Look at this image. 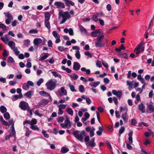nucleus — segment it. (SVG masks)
<instances>
[{"mask_svg": "<svg viewBox=\"0 0 154 154\" xmlns=\"http://www.w3.org/2000/svg\"><path fill=\"white\" fill-rule=\"evenodd\" d=\"M31 125H34L35 124H36L37 123V120L35 119H32L31 121Z\"/></svg>", "mask_w": 154, "mask_h": 154, "instance_id": "nucleus-57", "label": "nucleus"}, {"mask_svg": "<svg viewBox=\"0 0 154 154\" xmlns=\"http://www.w3.org/2000/svg\"><path fill=\"white\" fill-rule=\"evenodd\" d=\"M30 128L34 131H38L39 130V128L36 125H33L30 126Z\"/></svg>", "mask_w": 154, "mask_h": 154, "instance_id": "nucleus-48", "label": "nucleus"}, {"mask_svg": "<svg viewBox=\"0 0 154 154\" xmlns=\"http://www.w3.org/2000/svg\"><path fill=\"white\" fill-rule=\"evenodd\" d=\"M23 97V95L22 94L19 95H15L13 96L12 98V100L13 101H14L18 99H20Z\"/></svg>", "mask_w": 154, "mask_h": 154, "instance_id": "nucleus-18", "label": "nucleus"}, {"mask_svg": "<svg viewBox=\"0 0 154 154\" xmlns=\"http://www.w3.org/2000/svg\"><path fill=\"white\" fill-rule=\"evenodd\" d=\"M100 84V82L99 81H97L96 82H93L90 83L89 84V85H91L92 87H97L98 85Z\"/></svg>", "mask_w": 154, "mask_h": 154, "instance_id": "nucleus-28", "label": "nucleus"}, {"mask_svg": "<svg viewBox=\"0 0 154 154\" xmlns=\"http://www.w3.org/2000/svg\"><path fill=\"white\" fill-rule=\"evenodd\" d=\"M44 82V80L42 78L40 79L38 81H37V84L38 86H39L42 83Z\"/></svg>", "mask_w": 154, "mask_h": 154, "instance_id": "nucleus-51", "label": "nucleus"}, {"mask_svg": "<svg viewBox=\"0 0 154 154\" xmlns=\"http://www.w3.org/2000/svg\"><path fill=\"white\" fill-rule=\"evenodd\" d=\"M51 14L49 12H46L45 14V20H49Z\"/></svg>", "mask_w": 154, "mask_h": 154, "instance_id": "nucleus-30", "label": "nucleus"}, {"mask_svg": "<svg viewBox=\"0 0 154 154\" xmlns=\"http://www.w3.org/2000/svg\"><path fill=\"white\" fill-rule=\"evenodd\" d=\"M137 79L140 81L142 84H144L145 83V80L144 78L142 77L140 74H139L137 75Z\"/></svg>", "mask_w": 154, "mask_h": 154, "instance_id": "nucleus-23", "label": "nucleus"}, {"mask_svg": "<svg viewBox=\"0 0 154 154\" xmlns=\"http://www.w3.org/2000/svg\"><path fill=\"white\" fill-rule=\"evenodd\" d=\"M79 91L81 93H83L84 92V87L83 85H81L79 86Z\"/></svg>", "mask_w": 154, "mask_h": 154, "instance_id": "nucleus-46", "label": "nucleus"}, {"mask_svg": "<svg viewBox=\"0 0 154 154\" xmlns=\"http://www.w3.org/2000/svg\"><path fill=\"white\" fill-rule=\"evenodd\" d=\"M4 116L5 119L7 120L9 119L10 118V115L8 112H6L4 115Z\"/></svg>", "mask_w": 154, "mask_h": 154, "instance_id": "nucleus-44", "label": "nucleus"}, {"mask_svg": "<svg viewBox=\"0 0 154 154\" xmlns=\"http://www.w3.org/2000/svg\"><path fill=\"white\" fill-rule=\"evenodd\" d=\"M66 111L67 113L71 116H72L73 114V112L72 109L71 108H68L66 109Z\"/></svg>", "mask_w": 154, "mask_h": 154, "instance_id": "nucleus-37", "label": "nucleus"}, {"mask_svg": "<svg viewBox=\"0 0 154 154\" xmlns=\"http://www.w3.org/2000/svg\"><path fill=\"white\" fill-rule=\"evenodd\" d=\"M127 109L126 107H123L122 106L120 107V112H122V111H125L127 112Z\"/></svg>", "mask_w": 154, "mask_h": 154, "instance_id": "nucleus-61", "label": "nucleus"}, {"mask_svg": "<svg viewBox=\"0 0 154 154\" xmlns=\"http://www.w3.org/2000/svg\"><path fill=\"white\" fill-rule=\"evenodd\" d=\"M59 14L60 17L62 18V20L60 22L61 24H63L65 23L67 19H69L70 17L69 13L68 11L64 12L63 11L60 12Z\"/></svg>", "mask_w": 154, "mask_h": 154, "instance_id": "nucleus-2", "label": "nucleus"}, {"mask_svg": "<svg viewBox=\"0 0 154 154\" xmlns=\"http://www.w3.org/2000/svg\"><path fill=\"white\" fill-rule=\"evenodd\" d=\"M75 55L76 58L79 59L80 58V54L79 51H76Z\"/></svg>", "mask_w": 154, "mask_h": 154, "instance_id": "nucleus-47", "label": "nucleus"}, {"mask_svg": "<svg viewBox=\"0 0 154 154\" xmlns=\"http://www.w3.org/2000/svg\"><path fill=\"white\" fill-rule=\"evenodd\" d=\"M79 29L81 33H83L84 34H86L87 33V30L82 26L81 25L79 26Z\"/></svg>", "mask_w": 154, "mask_h": 154, "instance_id": "nucleus-22", "label": "nucleus"}, {"mask_svg": "<svg viewBox=\"0 0 154 154\" xmlns=\"http://www.w3.org/2000/svg\"><path fill=\"white\" fill-rule=\"evenodd\" d=\"M56 81H54L53 79H51L49 80L46 83L45 86L48 89L52 91L56 88Z\"/></svg>", "mask_w": 154, "mask_h": 154, "instance_id": "nucleus-4", "label": "nucleus"}, {"mask_svg": "<svg viewBox=\"0 0 154 154\" xmlns=\"http://www.w3.org/2000/svg\"><path fill=\"white\" fill-rule=\"evenodd\" d=\"M81 70L82 72H85L86 74H89L90 73L91 71L90 69H86L85 67H82L81 68Z\"/></svg>", "mask_w": 154, "mask_h": 154, "instance_id": "nucleus-39", "label": "nucleus"}, {"mask_svg": "<svg viewBox=\"0 0 154 154\" xmlns=\"http://www.w3.org/2000/svg\"><path fill=\"white\" fill-rule=\"evenodd\" d=\"M58 95L59 96H66L67 95V91L64 88L62 87L58 91Z\"/></svg>", "mask_w": 154, "mask_h": 154, "instance_id": "nucleus-9", "label": "nucleus"}, {"mask_svg": "<svg viewBox=\"0 0 154 154\" xmlns=\"http://www.w3.org/2000/svg\"><path fill=\"white\" fill-rule=\"evenodd\" d=\"M95 14L97 17H100L103 16V13L102 12H100L97 13L96 14Z\"/></svg>", "mask_w": 154, "mask_h": 154, "instance_id": "nucleus-63", "label": "nucleus"}, {"mask_svg": "<svg viewBox=\"0 0 154 154\" xmlns=\"http://www.w3.org/2000/svg\"><path fill=\"white\" fill-rule=\"evenodd\" d=\"M33 43L34 45V47L36 49H37L39 46V44L38 42L37 38H35L34 40Z\"/></svg>", "mask_w": 154, "mask_h": 154, "instance_id": "nucleus-33", "label": "nucleus"}, {"mask_svg": "<svg viewBox=\"0 0 154 154\" xmlns=\"http://www.w3.org/2000/svg\"><path fill=\"white\" fill-rule=\"evenodd\" d=\"M125 131V128L123 126H122L120 129L119 131V133L118 134L119 135V136H120Z\"/></svg>", "mask_w": 154, "mask_h": 154, "instance_id": "nucleus-45", "label": "nucleus"}, {"mask_svg": "<svg viewBox=\"0 0 154 154\" xmlns=\"http://www.w3.org/2000/svg\"><path fill=\"white\" fill-rule=\"evenodd\" d=\"M102 62L103 65L106 68H108L109 67V65L105 61L103 60H102Z\"/></svg>", "mask_w": 154, "mask_h": 154, "instance_id": "nucleus-49", "label": "nucleus"}, {"mask_svg": "<svg viewBox=\"0 0 154 154\" xmlns=\"http://www.w3.org/2000/svg\"><path fill=\"white\" fill-rule=\"evenodd\" d=\"M26 130H25V135L26 136L29 137L30 134L32 133V131H30L28 128H26Z\"/></svg>", "mask_w": 154, "mask_h": 154, "instance_id": "nucleus-36", "label": "nucleus"}, {"mask_svg": "<svg viewBox=\"0 0 154 154\" xmlns=\"http://www.w3.org/2000/svg\"><path fill=\"white\" fill-rule=\"evenodd\" d=\"M104 37L103 35H101L98 36L96 40L95 41V46L96 48H101L104 47L105 43L102 42Z\"/></svg>", "mask_w": 154, "mask_h": 154, "instance_id": "nucleus-3", "label": "nucleus"}, {"mask_svg": "<svg viewBox=\"0 0 154 154\" xmlns=\"http://www.w3.org/2000/svg\"><path fill=\"white\" fill-rule=\"evenodd\" d=\"M147 109L149 111V113H154V106L151 104H147Z\"/></svg>", "mask_w": 154, "mask_h": 154, "instance_id": "nucleus-19", "label": "nucleus"}, {"mask_svg": "<svg viewBox=\"0 0 154 154\" xmlns=\"http://www.w3.org/2000/svg\"><path fill=\"white\" fill-rule=\"evenodd\" d=\"M96 66L99 68H101L102 66L101 64L100 61L97 60L96 62Z\"/></svg>", "mask_w": 154, "mask_h": 154, "instance_id": "nucleus-58", "label": "nucleus"}, {"mask_svg": "<svg viewBox=\"0 0 154 154\" xmlns=\"http://www.w3.org/2000/svg\"><path fill=\"white\" fill-rule=\"evenodd\" d=\"M1 39L5 44H7V43L10 40L8 34H6L4 36L2 37Z\"/></svg>", "mask_w": 154, "mask_h": 154, "instance_id": "nucleus-14", "label": "nucleus"}, {"mask_svg": "<svg viewBox=\"0 0 154 154\" xmlns=\"http://www.w3.org/2000/svg\"><path fill=\"white\" fill-rule=\"evenodd\" d=\"M66 105L64 104H61L58 106L59 109L62 110L65 108Z\"/></svg>", "mask_w": 154, "mask_h": 154, "instance_id": "nucleus-56", "label": "nucleus"}, {"mask_svg": "<svg viewBox=\"0 0 154 154\" xmlns=\"http://www.w3.org/2000/svg\"><path fill=\"white\" fill-rule=\"evenodd\" d=\"M61 68L63 70L66 71L68 73H69L71 72V70L69 68H66L64 66H62Z\"/></svg>", "mask_w": 154, "mask_h": 154, "instance_id": "nucleus-38", "label": "nucleus"}, {"mask_svg": "<svg viewBox=\"0 0 154 154\" xmlns=\"http://www.w3.org/2000/svg\"><path fill=\"white\" fill-rule=\"evenodd\" d=\"M119 55L121 56L122 57L125 59H128V55L125 53L120 54Z\"/></svg>", "mask_w": 154, "mask_h": 154, "instance_id": "nucleus-59", "label": "nucleus"}, {"mask_svg": "<svg viewBox=\"0 0 154 154\" xmlns=\"http://www.w3.org/2000/svg\"><path fill=\"white\" fill-rule=\"evenodd\" d=\"M12 50H13L14 53L16 56H18L19 55L20 52L17 47H15Z\"/></svg>", "mask_w": 154, "mask_h": 154, "instance_id": "nucleus-29", "label": "nucleus"}, {"mask_svg": "<svg viewBox=\"0 0 154 154\" xmlns=\"http://www.w3.org/2000/svg\"><path fill=\"white\" fill-rule=\"evenodd\" d=\"M134 82V81L131 82H129V81H127V85L128 86V89L129 90H131L132 89V82Z\"/></svg>", "mask_w": 154, "mask_h": 154, "instance_id": "nucleus-26", "label": "nucleus"}, {"mask_svg": "<svg viewBox=\"0 0 154 154\" xmlns=\"http://www.w3.org/2000/svg\"><path fill=\"white\" fill-rule=\"evenodd\" d=\"M34 113L35 115L40 117H42V115L41 114L39 113V110H35V112Z\"/></svg>", "mask_w": 154, "mask_h": 154, "instance_id": "nucleus-62", "label": "nucleus"}, {"mask_svg": "<svg viewBox=\"0 0 154 154\" xmlns=\"http://www.w3.org/2000/svg\"><path fill=\"white\" fill-rule=\"evenodd\" d=\"M138 107L139 109L141 111L142 113H144L145 112V106L143 103L139 104Z\"/></svg>", "mask_w": 154, "mask_h": 154, "instance_id": "nucleus-17", "label": "nucleus"}, {"mask_svg": "<svg viewBox=\"0 0 154 154\" xmlns=\"http://www.w3.org/2000/svg\"><path fill=\"white\" fill-rule=\"evenodd\" d=\"M1 112L2 113H4L7 111L6 108L4 106H2L0 108Z\"/></svg>", "mask_w": 154, "mask_h": 154, "instance_id": "nucleus-42", "label": "nucleus"}, {"mask_svg": "<svg viewBox=\"0 0 154 154\" xmlns=\"http://www.w3.org/2000/svg\"><path fill=\"white\" fill-rule=\"evenodd\" d=\"M49 54L48 53H45V55L42 56L40 60H43L46 59L49 56Z\"/></svg>", "mask_w": 154, "mask_h": 154, "instance_id": "nucleus-52", "label": "nucleus"}, {"mask_svg": "<svg viewBox=\"0 0 154 154\" xmlns=\"http://www.w3.org/2000/svg\"><path fill=\"white\" fill-rule=\"evenodd\" d=\"M0 121L4 125H8V122L5 121L3 119V118L2 116H0Z\"/></svg>", "mask_w": 154, "mask_h": 154, "instance_id": "nucleus-41", "label": "nucleus"}, {"mask_svg": "<svg viewBox=\"0 0 154 154\" xmlns=\"http://www.w3.org/2000/svg\"><path fill=\"white\" fill-rule=\"evenodd\" d=\"M7 44H8L11 49H13V48L15 47V43L14 42L12 41H9L7 43Z\"/></svg>", "mask_w": 154, "mask_h": 154, "instance_id": "nucleus-21", "label": "nucleus"}, {"mask_svg": "<svg viewBox=\"0 0 154 154\" xmlns=\"http://www.w3.org/2000/svg\"><path fill=\"white\" fill-rule=\"evenodd\" d=\"M19 107L23 110H29V107L28 104L25 101H21L19 103Z\"/></svg>", "mask_w": 154, "mask_h": 154, "instance_id": "nucleus-6", "label": "nucleus"}, {"mask_svg": "<svg viewBox=\"0 0 154 154\" xmlns=\"http://www.w3.org/2000/svg\"><path fill=\"white\" fill-rule=\"evenodd\" d=\"M125 48L122 44L121 45V46L119 48H116L115 50L117 52H121L122 50H125Z\"/></svg>", "mask_w": 154, "mask_h": 154, "instance_id": "nucleus-35", "label": "nucleus"}, {"mask_svg": "<svg viewBox=\"0 0 154 154\" xmlns=\"http://www.w3.org/2000/svg\"><path fill=\"white\" fill-rule=\"evenodd\" d=\"M54 5L56 8L58 9H63L65 8V6L64 4L60 1L56 2L54 3Z\"/></svg>", "mask_w": 154, "mask_h": 154, "instance_id": "nucleus-8", "label": "nucleus"}, {"mask_svg": "<svg viewBox=\"0 0 154 154\" xmlns=\"http://www.w3.org/2000/svg\"><path fill=\"white\" fill-rule=\"evenodd\" d=\"M29 86L27 83H24L22 85V88L24 90H28L29 89Z\"/></svg>", "mask_w": 154, "mask_h": 154, "instance_id": "nucleus-32", "label": "nucleus"}, {"mask_svg": "<svg viewBox=\"0 0 154 154\" xmlns=\"http://www.w3.org/2000/svg\"><path fill=\"white\" fill-rule=\"evenodd\" d=\"M63 1L66 5L69 7L70 5L72 6H74L75 5V3L72 1L69 0H62Z\"/></svg>", "mask_w": 154, "mask_h": 154, "instance_id": "nucleus-15", "label": "nucleus"}, {"mask_svg": "<svg viewBox=\"0 0 154 154\" xmlns=\"http://www.w3.org/2000/svg\"><path fill=\"white\" fill-rule=\"evenodd\" d=\"M8 61L9 63H13L14 62V59L11 57L9 56L8 58Z\"/></svg>", "mask_w": 154, "mask_h": 154, "instance_id": "nucleus-55", "label": "nucleus"}, {"mask_svg": "<svg viewBox=\"0 0 154 154\" xmlns=\"http://www.w3.org/2000/svg\"><path fill=\"white\" fill-rule=\"evenodd\" d=\"M60 125L63 128H66L68 129L71 127L72 124L69 119L67 118L65 120L64 123H61Z\"/></svg>", "mask_w": 154, "mask_h": 154, "instance_id": "nucleus-7", "label": "nucleus"}, {"mask_svg": "<svg viewBox=\"0 0 154 154\" xmlns=\"http://www.w3.org/2000/svg\"><path fill=\"white\" fill-rule=\"evenodd\" d=\"M5 16L8 18L5 20V23L7 24H9L13 20V17L9 12H7L5 14Z\"/></svg>", "mask_w": 154, "mask_h": 154, "instance_id": "nucleus-10", "label": "nucleus"}, {"mask_svg": "<svg viewBox=\"0 0 154 154\" xmlns=\"http://www.w3.org/2000/svg\"><path fill=\"white\" fill-rule=\"evenodd\" d=\"M51 73L55 77H58L60 79H61L62 77V76H61V75L60 74L56 72L52 71Z\"/></svg>", "mask_w": 154, "mask_h": 154, "instance_id": "nucleus-34", "label": "nucleus"}, {"mask_svg": "<svg viewBox=\"0 0 154 154\" xmlns=\"http://www.w3.org/2000/svg\"><path fill=\"white\" fill-rule=\"evenodd\" d=\"M97 17H96V15L94 14L92 15L91 18L93 21L95 22H97L98 20Z\"/></svg>", "mask_w": 154, "mask_h": 154, "instance_id": "nucleus-53", "label": "nucleus"}, {"mask_svg": "<svg viewBox=\"0 0 154 154\" xmlns=\"http://www.w3.org/2000/svg\"><path fill=\"white\" fill-rule=\"evenodd\" d=\"M39 94L44 97H48L49 96V94L47 93L44 91H40L39 92Z\"/></svg>", "mask_w": 154, "mask_h": 154, "instance_id": "nucleus-27", "label": "nucleus"}, {"mask_svg": "<svg viewBox=\"0 0 154 154\" xmlns=\"http://www.w3.org/2000/svg\"><path fill=\"white\" fill-rule=\"evenodd\" d=\"M70 78L74 80H76L78 78L79 76L75 73H72L69 75Z\"/></svg>", "mask_w": 154, "mask_h": 154, "instance_id": "nucleus-31", "label": "nucleus"}, {"mask_svg": "<svg viewBox=\"0 0 154 154\" xmlns=\"http://www.w3.org/2000/svg\"><path fill=\"white\" fill-rule=\"evenodd\" d=\"M80 65L78 62H74L73 64V69L75 71H78L80 68Z\"/></svg>", "mask_w": 154, "mask_h": 154, "instance_id": "nucleus-13", "label": "nucleus"}, {"mask_svg": "<svg viewBox=\"0 0 154 154\" xmlns=\"http://www.w3.org/2000/svg\"><path fill=\"white\" fill-rule=\"evenodd\" d=\"M30 41L29 39H26L24 41V45L26 47H28L29 45Z\"/></svg>", "mask_w": 154, "mask_h": 154, "instance_id": "nucleus-43", "label": "nucleus"}, {"mask_svg": "<svg viewBox=\"0 0 154 154\" xmlns=\"http://www.w3.org/2000/svg\"><path fill=\"white\" fill-rule=\"evenodd\" d=\"M72 134L77 139L81 142H83L84 137L86 135V132L85 130H75L73 132Z\"/></svg>", "mask_w": 154, "mask_h": 154, "instance_id": "nucleus-1", "label": "nucleus"}, {"mask_svg": "<svg viewBox=\"0 0 154 154\" xmlns=\"http://www.w3.org/2000/svg\"><path fill=\"white\" fill-rule=\"evenodd\" d=\"M57 122H62L64 120V118L63 117H60L57 119Z\"/></svg>", "mask_w": 154, "mask_h": 154, "instance_id": "nucleus-54", "label": "nucleus"}, {"mask_svg": "<svg viewBox=\"0 0 154 154\" xmlns=\"http://www.w3.org/2000/svg\"><path fill=\"white\" fill-rule=\"evenodd\" d=\"M69 86L70 88V90L72 92H76L77 90L75 89L74 86L71 84V83L69 84Z\"/></svg>", "mask_w": 154, "mask_h": 154, "instance_id": "nucleus-40", "label": "nucleus"}, {"mask_svg": "<svg viewBox=\"0 0 154 154\" xmlns=\"http://www.w3.org/2000/svg\"><path fill=\"white\" fill-rule=\"evenodd\" d=\"M49 103V101L46 99H43L41 100L38 103L39 105H46Z\"/></svg>", "mask_w": 154, "mask_h": 154, "instance_id": "nucleus-20", "label": "nucleus"}, {"mask_svg": "<svg viewBox=\"0 0 154 154\" xmlns=\"http://www.w3.org/2000/svg\"><path fill=\"white\" fill-rule=\"evenodd\" d=\"M100 29H97L91 33V35L93 37H96L99 36L100 35Z\"/></svg>", "mask_w": 154, "mask_h": 154, "instance_id": "nucleus-12", "label": "nucleus"}, {"mask_svg": "<svg viewBox=\"0 0 154 154\" xmlns=\"http://www.w3.org/2000/svg\"><path fill=\"white\" fill-rule=\"evenodd\" d=\"M32 91H28L25 94V95L27 97H29L31 94Z\"/></svg>", "mask_w": 154, "mask_h": 154, "instance_id": "nucleus-64", "label": "nucleus"}, {"mask_svg": "<svg viewBox=\"0 0 154 154\" xmlns=\"http://www.w3.org/2000/svg\"><path fill=\"white\" fill-rule=\"evenodd\" d=\"M38 32V31L36 29H33L30 30L29 31V33H37Z\"/></svg>", "mask_w": 154, "mask_h": 154, "instance_id": "nucleus-60", "label": "nucleus"}, {"mask_svg": "<svg viewBox=\"0 0 154 154\" xmlns=\"http://www.w3.org/2000/svg\"><path fill=\"white\" fill-rule=\"evenodd\" d=\"M69 150V149L68 148L65 147H63L61 149L60 152L64 154L67 152Z\"/></svg>", "mask_w": 154, "mask_h": 154, "instance_id": "nucleus-24", "label": "nucleus"}, {"mask_svg": "<svg viewBox=\"0 0 154 154\" xmlns=\"http://www.w3.org/2000/svg\"><path fill=\"white\" fill-rule=\"evenodd\" d=\"M121 117L124 122L126 123L128 122V116L127 112L123 113L121 116Z\"/></svg>", "mask_w": 154, "mask_h": 154, "instance_id": "nucleus-16", "label": "nucleus"}, {"mask_svg": "<svg viewBox=\"0 0 154 154\" xmlns=\"http://www.w3.org/2000/svg\"><path fill=\"white\" fill-rule=\"evenodd\" d=\"M95 139L93 137L91 140L87 142L86 144L87 146L91 147L92 148L94 147L96 145V143L94 142Z\"/></svg>", "mask_w": 154, "mask_h": 154, "instance_id": "nucleus-11", "label": "nucleus"}, {"mask_svg": "<svg viewBox=\"0 0 154 154\" xmlns=\"http://www.w3.org/2000/svg\"><path fill=\"white\" fill-rule=\"evenodd\" d=\"M45 25L48 30L51 29V26L49 20H45Z\"/></svg>", "mask_w": 154, "mask_h": 154, "instance_id": "nucleus-25", "label": "nucleus"}, {"mask_svg": "<svg viewBox=\"0 0 154 154\" xmlns=\"http://www.w3.org/2000/svg\"><path fill=\"white\" fill-rule=\"evenodd\" d=\"M0 28H2L3 30H5L6 29V26L4 24L0 22Z\"/></svg>", "mask_w": 154, "mask_h": 154, "instance_id": "nucleus-50", "label": "nucleus"}, {"mask_svg": "<svg viewBox=\"0 0 154 154\" xmlns=\"http://www.w3.org/2000/svg\"><path fill=\"white\" fill-rule=\"evenodd\" d=\"M144 43L143 42H141L137 45L134 50L136 54L138 55L140 53L143 52L144 50V47H142V45Z\"/></svg>", "mask_w": 154, "mask_h": 154, "instance_id": "nucleus-5", "label": "nucleus"}]
</instances>
